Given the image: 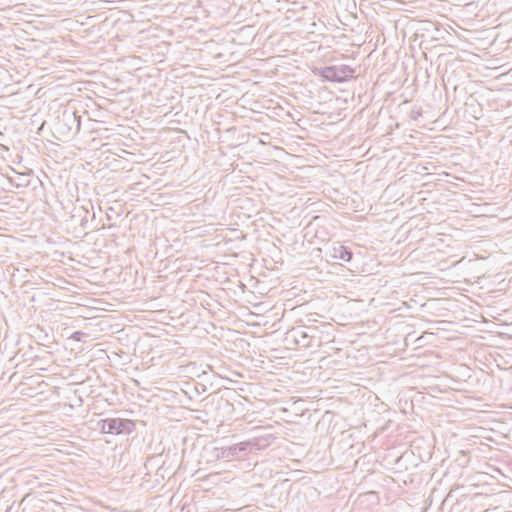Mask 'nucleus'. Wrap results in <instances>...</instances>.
<instances>
[{"label": "nucleus", "instance_id": "nucleus-1", "mask_svg": "<svg viewBox=\"0 0 512 512\" xmlns=\"http://www.w3.org/2000/svg\"><path fill=\"white\" fill-rule=\"evenodd\" d=\"M81 126V116L72 107H66L57 116L54 128L63 137L76 135Z\"/></svg>", "mask_w": 512, "mask_h": 512}, {"label": "nucleus", "instance_id": "nucleus-2", "mask_svg": "<svg viewBox=\"0 0 512 512\" xmlns=\"http://www.w3.org/2000/svg\"><path fill=\"white\" fill-rule=\"evenodd\" d=\"M100 429L108 434H130L135 429V423L129 419L107 418L100 421Z\"/></svg>", "mask_w": 512, "mask_h": 512}, {"label": "nucleus", "instance_id": "nucleus-3", "mask_svg": "<svg viewBox=\"0 0 512 512\" xmlns=\"http://www.w3.org/2000/svg\"><path fill=\"white\" fill-rule=\"evenodd\" d=\"M355 70L348 65L326 66L322 69L321 75L325 81L344 82L353 77Z\"/></svg>", "mask_w": 512, "mask_h": 512}, {"label": "nucleus", "instance_id": "nucleus-4", "mask_svg": "<svg viewBox=\"0 0 512 512\" xmlns=\"http://www.w3.org/2000/svg\"><path fill=\"white\" fill-rule=\"evenodd\" d=\"M316 331V327L300 326L292 328L290 331V335L293 337L297 345L307 348L312 346V339L315 337L312 333Z\"/></svg>", "mask_w": 512, "mask_h": 512}, {"label": "nucleus", "instance_id": "nucleus-5", "mask_svg": "<svg viewBox=\"0 0 512 512\" xmlns=\"http://www.w3.org/2000/svg\"><path fill=\"white\" fill-rule=\"evenodd\" d=\"M328 255L332 259L349 262L352 259L353 253L351 249L340 242H334L328 249Z\"/></svg>", "mask_w": 512, "mask_h": 512}, {"label": "nucleus", "instance_id": "nucleus-6", "mask_svg": "<svg viewBox=\"0 0 512 512\" xmlns=\"http://www.w3.org/2000/svg\"><path fill=\"white\" fill-rule=\"evenodd\" d=\"M249 447V443L245 442L224 447L220 449V453H217V457L232 459L238 457L241 453H247Z\"/></svg>", "mask_w": 512, "mask_h": 512}, {"label": "nucleus", "instance_id": "nucleus-7", "mask_svg": "<svg viewBox=\"0 0 512 512\" xmlns=\"http://www.w3.org/2000/svg\"><path fill=\"white\" fill-rule=\"evenodd\" d=\"M30 174L31 171L29 173H16L14 177L9 178V181L13 186L17 188L28 187L30 185Z\"/></svg>", "mask_w": 512, "mask_h": 512}, {"label": "nucleus", "instance_id": "nucleus-8", "mask_svg": "<svg viewBox=\"0 0 512 512\" xmlns=\"http://www.w3.org/2000/svg\"><path fill=\"white\" fill-rule=\"evenodd\" d=\"M243 510H244V508H241V509L238 510V512H243Z\"/></svg>", "mask_w": 512, "mask_h": 512}]
</instances>
